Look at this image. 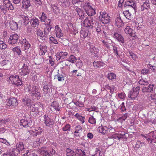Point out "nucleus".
<instances>
[{"label": "nucleus", "instance_id": "nucleus-1", "mask_svg": "<svg viewBox=\"0 0 156 156\" xmlns=\"http://www.w3.org/2000/svg\"><path fill=\"white\" fill-rule=\"evenodd\" d=\"M26 89L33 100L39 99L41 98V95L38 87L35 85H30L27 87Z\"/></svg>", "mask_w": 156, "mask_h": 156}, {"label": "nucleus", "instance_id": "nucleus-2", "mask_svg": "<svg viewBox=\"0 0 156 156\" xmlns=\"http://www.w3.org/2000/svg\"><path fill=\"white\" fill-rule=\"evenodd\" d=\"M81 7L85 10L89 16L94 15L96 13L95 10L90 5V3L88 2H84L81 3Z\"/></svg>", "mask_w": 156, "mask_h": 156}, {"label": "nucleus", "instance_id": "nucleus-3", "mask_svg": "<svg viewBox=\"0 0 156 156\" xmlns=\"http://www.w3.org/2000/svg\"><path fill=\"white\" fill-rule=\"evenodd\" d=\"M98 131L103 135H109L110 133L114 132V129L111 125H108V127L102 126V125L98 128Z\"/></svg>", "mask_w": 156, "mask_h": 156}, {"label": "nucleus", "instance_id": "nucleus-4", "mask_svg": "<svg viewBox=\"0 0 156 156\" xmlns=\"http://www.w3.org/2000/svg\"><path fill=\"white\" fill-rule=\"evenodd\" d=\"M9 83L16 86L21 85L23 84L22 80L18 75H12L9 77L8 80Z\"/></svg>", "mask_w": 156, "mask_h": 156}, {"label": "nucleus", "instance_id": "nucleus-5", "mask_svg": "<svg viewBox=\"0 0 156 156\" xmlns=\"http://www.w3.org/2000/svg\"><path fill=\"white\" fill-rule=\"evenodd\" d=\"M141 135L148 142H150L151 143L153 142L154 143H156V130L153 131L147 134Z\"/></svg>", "mask_w": 156, "mask_h": 156}, {"label": "nucleus", "instance_id": "nucleus-6", "mask_svg": "<svg viewBox=\"0 0 156 156\" xmlns=\"http://www.w3.org/2000/svg\"><path fill=\"white\" fill-rule=\"evenodd\" d=\"M30 70L27 64L23 63L22 64L21 67H19V72L20 75L24 76L29 74Z\"/></svg>", "mask_w": 156, "mask_h": 156}, {"label": "nucleus", "instance_id": "nucleus-7", "mask_svg": "<svg viewBox=\"0 0 156 156\" xmlns=\"http://www.w3.org/2000/svg\"><path fill=\"white\" fill-rule=\"evenodd\" d=\"M100 20L104 24L109 23L110 22V17L105 11H101L99 16Z\"/></svg>", "mask_w": 156, "mask_h": 156}, {"label": "nucleus", "instance_id": "nucleus-8", "mask_svg": "<svg viewBox=\"0 0 156 156\" xmlns=\"http://www.w3.org/2000/svg\"><path fill=\"white\" fill-rule=\"evenodd\" d=\"M140 89V87L139 86L133 88L132 91H130L129 92L128 98L133 99L135 98L138 95Z\"/></svg>", "mask_w": 156, "mask_h": 156}, {"label": "nucleus", "instance_id": "nucleus-9", "mask_svg": "<svg viewBox=\"0 0 156 156\" xmlns=\"http://www.w3.org/2000/svg\"><path fill=\"white\" fill-rule=\"evenodd\" d=\"M139 2L140 5L141 11L148 10L150 8V3L148 0H139Z\"/></svg>", "mask_w": 156, "mask_h": 156}, {"label": "nucleus", "instance_id": "nucleus-10", "mask_svg": "<svg viewBox=\"0 0 156 156\" xmlns=\"http://www.w3.org/2000/svg\"><path fill=\"white\" fill-rule=\"evenodd\" d=\"M94 24L93 20L90 17L86 18L82 23V25L84 27L91 28L93 27Z\"/></svg>", "mask_w": 156, "mask_h": 156}, {"label": "nucleus", "instance_id": "nucleus-11", "mask_svg": "<svg viewBox=\"0 0 156 156\" xmlns=\"http://www.w3.org/2000/svg\"><path fill=\"white\" fill-rule=\"evenodd\" d=\"M22 42L23 47L24 51L25 52L26 56H28L29 55L28 52L31 46V45L29 41L25 38L22 40Z\"/></svg>", "mask_w": 156, "mask_h": 156}, {"label": "nucleus", "instance_id": "nucleus-12", "mask_svg": "<svg viewBox=\"0 0 156 156\" xmlns=\"http://www.w3.org/2000/svg\"><path fill=\"white\" fill-rule=\"evenodd\" d=\"M48 21H46L45 24V27L44 30V34L45 36H47L52 28V25L50 24L51 20L48 19Z\"/></svg>", "mask_w": 156, "mask_h": 156}, {"label": "nucleus", "instance_id": "nucleus-13", "mask_svg": "<svg viewBox=\"0 0 156 156\" xmlns=\"http://www.w3.org/2000/svg\"><path fill=\"white\" fill-rule=\"evenodd\" d=\"M19 36L16 34H12L10 37L8 41V43L12 44H16L18 41Z\"/></svg>", "mask_w": 156, "mask_h": 156}, {"label": "nucleus", "instance_id": "nucleus-14", "mask_svg": "<svg viewBox=\"0 0 156 156\" xmlns=\"http://www.w3.org/2000/svg\"><path fill=\"white\" fill-rule=\"evenodd\" d=\"M54 30V32L56 37L60 39L63 36L62 30L58 25L56 26Z\"/></svg>", "mask_w": 156, "mask_h": 156}, {"label": "nucleus", "instance_id": "nucleus-15", "mask_svg": "<svg viewBox=\"0 0 156 156\" xmlns=\"http://www.w3.org/2000/svg\"><path fill=\"white\" fill-rule=\"evenodd\" d=\"M44 121L46 125L48 127L52 126L54 123L53 120L49 118L47 115L44 116Z\"/></svg>", "mask_w": 156, "mask_h": 156}, {"label": "nucleus", "instance_id": "nucleus-16", "mask_svg": "<svg viewBox=\"0 0 156 156\" xmlns=\"http://www.w3.org/2000/svg\"><path fill=\"white\" fill-rule=\"evenodd\" d=\"M3 5L9 10H11L14 9V7L10 0H3Z\"/></svg>", "mask_w": 156, "mask_h": 156}, {"label": "nucleus", "instance_id": "nucleus-17", "mask_svg": "<svg viewBox=\"0 0 156 156\" xmlns=\"http://www.w3.org/2000/svg\"><path fill=\"white\" fill-rule=\"evenodd\" d=\"M68 53L66 52H60L58 55H56V59L57 60L60 59L63 60L66 58Z\"/></svg>", "mask_w": 156, "mask_h": 156}, {"label": "nucleus", "instance_id": "nucleus-18", "mask_svg": "<svg viewBox=\"0 0 156 156\" xmlns=\"http://www.w3.org/2000/svg\"><path fill=\"white\" fill-rule=\"evenodd\" d=\"M6 105L8 106H16L17 105V100L14 98H10L8 100Z\"/></svg>", "mask_w": 156, "mask_h": 156}, {"label": "nucleus", "instance_id": "nucleus-19", "mask_svg": "<svg viewBox=\"0 0 156 156\" xmlns=\"http://www.w3.org/2000/svg\"><path fill=\"white\" fill-rule=\"evenodd\" d=\"M76 11L77 12L79 19L82 20L85 17V13L84 11L78 7H76L75 9Z\"/></svg>", "mask_w": 156, "mask_h": 156}, {"label": "nucleus", "instance_id": "nucleus-20", "mask_svg": "<svg viewBox=\"0 0 156 156\" xmlns=\"http://www.w3.org/2000/svg\"><path fill=\"white\" fill-rule=\"evenodd\" d=\"M83 130L82 127L80 125L76 126L75 128L74 135L76 136H79Z\"/></svg>", "mask_w": 156, "mask_h": 156}, {"label": "nucleus", "instance_id": "nucleus-21", "mask_svg": "<svg viewBox=\"0 0 156 156\" xmlns=\"http://www.w3.org/2000/svg\"><path fill=\"white\" fill-rule=\"evenodd\" d=\"M30 122H31L30 120L28 122L27 119H23L20 120V124L24 127H27L28 126L31 125Z\"/></svg>", "mask_w": 156, "mask_h": 156}, {"label": "nucleus", "instance_id": "nucleus-22", "mask_svg": "<svg viewBox=\"0 0 156 156\" xmlns=\"http://www.w3.org/2000/svg\"><path fill=\"white\" fill-rule=\"evenodd\" d=\"M113 37L120 43L122 44L124 43V39L121 34H119L117 33H115L114 34Z\"/></svg>", "mask_w": 156, "mask_h": 156}, {"label": "nucleus", "instance_id": "nucleus-23", "mask_svg": "<svg viewBox=\"0 0 156 156\" xmlns=\"http://www.w3.org/2000/svg\"><path fill=\"white\" fill-rule=\"evenodd\" d=\"M154 86V84H150L148 87H144L142 88V92L144 93L151 92L153 90Z\"/></svg>", "mask_w": 156, "mask_h": 156}, {"label": "nucleus", "instance_id": "nucleus-24", "mask_svg": "<svg viewBox=\"0 0 156 156\" xmlns=\"http://www.w3.org/2000/svg\"><path fill=\"white\" fill-rule=\"evenodd\" d=\"M47 47L45 45H40L39 48L40 55H44L47 52Z\"/></svg>", "mask_w": 156, "mask_h": 156}, {"label": "nucleus", "instance_id": "nucleus-25", "mask_svg": "<svg viewBox=\"0 0 156 156\" xmlns=\"http://www.w3.org/2000/svg\"><path fill=\"white\" fill-rule=\"evenodd\" d=\"M30 23L32 27H36L39 24V20L37 18L35 17L30 20Z\"/></svg>", "mask_w": 156, "mask_h": 156}, {"label": "nucleus", "instance_id": "nucleus-26", "mask_svg": "<svg viewBox=\"0 0 156 156\" xmlns=\"http://www.w3.org/2000/svg\"><path fill=\"white\" fill-rule=\"evenodd\" d=\"M12 50L14 53H16L19 56L22 55V51L20 47L16 46L12 48Z\"/></svg>", "mask_w": 156, "mask_h": 156}, {"label": "nucleus", "instance_id": "nucleus-27", "mask_svg": "<svg viewBox=\"0 0 156 156\" xmlns=\"http://www.w3.org/2000/svg\"><path fill=\"white\" fill-rule=\"evenodd\" d=\"M39 151L42 156H52L50 154L47 152L46 148L45 147L41 148Z\"/></svg>", "mask_w": 156, "mask_h": 156}, {"label": "nucleus", "instance_id": "nucleus-28", "mask_svg": "<svg viewBox=\"0 0 156 156\" xmlns=\"http://www.w3.org/2000/svg\"><path fill=\"white\" fill-rule=\"evenodd\" d=\"M10 28L12 30H15L17 29L18 24L14 20L11 21L9 23Z\"/></svg>", "mask_w": 156, "mask_h": 156}, {"label": "nucleus", "instance_id": "nucleus-29", "mask_svg": "<svg viewBox=\"0 0 156 156\" xmlns=\"http://www.w3.org/2000/svg\"><path fill=\"white\" fill-rule=\"evenodd\" d=\"M20 18L24 21L23 23L25 25H27L30 22V20L28 16L25 14H22L20 16Z\"/></svg>", "mask_w": 156, "mask_h": 156}, {"label": "nucleus", "instance_id": "nucleus-30", "mask_svg": "<svg viewBox=\"0 0 156 156\" xmlns=\"http://www.w3.org/2000/svg\"><path fill=\"white\" fill-rule=\"evenodd\" d=\"M42 131L43 130L42 129L37 128L35 129L34 130L32 131L31 133L33 136H36L41 134Z\"/></svg>", "mask_w": 156, "mask_h": 156}, {"label": "nucleus", "instance_id": "nucleus-31", "mask_svg": "<svg viewBox=\"0 0 156 156\" xmlns=\"http://www.w3.org/2000/svg\"><path fill=\"white\" fill-rule=\"evenodd\" d=\"M90 52L91 53H94L96 55L98 52V49L97 48H95L92 44H90Z\"/></svg>", "mask_w": 156, "mask_h": 156}, {"label": "nucleus", "instance_id": "nucleus-32", "mask_svg": "<svg viewBox=\"0 0 156 156\" xmlns=\"http://www.w3.org/2000/svg\"><path fill=\"white\" fill-rule=\"evenodd\" d=\"M126 4L127 6L132 7L135 10L136 9V4L133 1L131 0L128 1L126 2Z\"/></svg>", "mask_w": 156, "mask_h": 156}, {"label": "nucleus", "instance_id": "nucleus-33", "mask_svg": "<svg viewBox=\"0 0 156 156\" xmlns=\"http://www.w3.org/2000/svg\"><path fill=\"white\" fill-rule=\"evenodd\" d=\"M77 119L81 122L82 124L85 122V117L77 113L74 116Z\"/></svg>", "mask_w": 156, "mask_h": 156}, {"label": "nucleus", "instance_id": "nucleus-34", "mask_svg": "<svg viewBox=\"0 0 156 156\" xmlns=\"http://www.w3.org/2000/svg\"><path fill=\"white\" fill-rule=\"evenodd\" d=\"M104 63L101 62H93V65L95 68H101L103 67Z\"/></svg>", "mask_w": 156, "mask_h": 156}, {"label": "nucleus", "instance_id": "nucleus-35", "mask_svg": "<svg viewBox=\"0 0 156 156\" xmlns=\"http://www.w3.org/2000/svg\"><path fill=\"white\" fill-rule=\"evenodd\" d=\"M75 155L76 156H87L85 152L80 149L76 150Z\"/></svg>", "mask_w": 156, "mask_h": 156}, {"label": "nucleus", "instance_id": "nucleus-36", "mask_svg": "<svg viewBox=\"0 0 156 156\" xmlns=\"http://www.w3.org/2000/svg\"><path fill=\"white\" fill-rule=\"evenodd\" d=\"M102 151V149L101 147H98L96 148L95 151V154L93 155L92 156H101V152Z\"/></svg>", "mask_w": 156, "mask_h": 156}, {"label": "nucleus", "instance_id": "nucleus-37", "mask_svg": "<svg viewBox=\"0 0 156 156\" xmlns=\"http://www.w3.org/2000/svg\"><path fill=\"white\" fill-rule=\"evenodd\" d=\"M115 24L118 27H120L124 25L123 23L121 18L119 17L116 18Z\"/></svg>", "mask_w": 156, "mask_h": 156}, {"label": "nucleus", "instance_id": "nucleus-38", "mask_svg": "<svg viewBox=\"0 0 156 156\" xmlns=\"http://www.w3.org/2000/svg\"><path fill=\"white\" fill-rule=\"evenodd\" d=\"M89 31L87 30H82L80 31V36L81 38H84L87 37L88 35Z\"/></svg>", "mask_w": 156, "mask_h": 156}, {"label": "nucleus", "instance_id": "nucleus-39", "mask_svg": "<svg viewBox=\"0 0 156 156\" xmlns=\"http://www.w3.org/2000/svg\"><path fill=\"white\" fill-rule=\"evenodd\" d=\"M30 5L29 0H23V7L25 9L28 8Z\"/></svg>", "mask_w": 156, "mask_h": 156}, {"label": "nucleus", "instance_id": "nucleus-40", "mask_svg": "<svg viewBox=\"0 0 156 156\" xmlns=\"http://www.w3.org/2000/svg\"><path fill=\"white\" fill-rule=\"evenodd\" d=\"M16 148L19 151L23 150L24 148L23 143L22 142H21L17 143L16 144Z\"/></svg>", "mask_w": 156, "mask_h": 156}, {"label": "nucleus", "instance_id": "nucleus-41", "mask_svg": "<svg viewBox=\"0 0 156 156\" xmlns=\"http://www.w3.org/2000/svg\"><path fill=\"white\" fill-rule=\"evenodd\" d=\"M65 74L63 72H61V73H58L56 76L57 77V79L58 81H62L64 80V76Z\"/></svg>", "mask_w": 156, "mask_h": 156}, {"label": "nucleus", "instance_id": "nucleus-42", "mask_svg": "<svg viewBox=\"0 0 156 156\" xmlns=\"http://www.w3.org/2000/svg\"><path fill=\"white\" fill-rule=\"evenodd\" d=\"M31 101V100L30 99L27 98H25L22 100L23 104L27 106H29L30 105Z\"/></svg>", "mask_w": 156, "mask_h": 156}, {"label": "nucleus", "instance_id": "nucleus-43", "mask_svg": "<svg viewBox=\"0 0 156 156\" xmlns=\"http://www.w3.org/2000/svg\"><path fill=\"white\" fill-rule=\"evenodd\" d=\"M125 32L126 34H128L131 36H134L133 34V30L129 26H127L125 29Z\"/></svg>", "mask_w": 156, "mask_h": 156}, {"label": "nucleus", "instance_id": "nucleus-44", "mask_svg": "<svg viewBox=\"0 0 156 156\" xmlns=\"http://www.w3.org/2000/svg\"><path fill=\"white\" fill-rule=\"evenodd\" d=\"M47 17L46 15L44 12H42L41 16L39 17V19L41 22H46L48 21V19H47Z\"/></svg>", "mask_w": 156, "mask_h": 156}, {"label": "nucleus", "instance_id": "nucleus-45", "mask_svg": "<svg viewBox=\"0 0 156 156\" xmlns=\"http://www.w3.org/2000/svg\"><path fill=\"white\" fill-rule=\"evenodd\" d=\"M60 2L62 3V6L67 7L70 5V3L68 0H60Z\"/></svg>", "mask_w": 156, "mask_h": 156}, {"label": "nucleus", "instance_id": "nucleus-46", "mask_svg": "<svg viewBox=\"0 0 156 156\" xmlns=\"http://www.w3.org/2000/svg\"><path fill=\"white\" fill-rule=\"evenodd\" d=\"M116 76L115 74L113 73H110L108 75V78L109 80H113L116 78Z\"/></svg>", "mask_w": 156, "mask_h": 156}, {"label": "nucleus", "instance_id": "nucleus-47", "mask_svg": "<svg viewBox=\"0 0 156 156\" xmlns=\"http://www.w3.org/2000/svg\"><path fill=\"white\" fill-rule=\"evenodd\" d=\"M123 14L126 18L130 20L132 18L131 14L129 10L124 11Z\"/></svg>", "mask_w": 156, "mask_h": 156}, {"label": "nucleus", "instance_id": "nucleus-48", "mask_svg": "<svg viewBox=\"0 0 156 156\" xmlns=\"http://www.w3.org/2000/svg\"><path fill=\"white\" fill-rule=\"evenodd\" d=\"M45 140V139L44 137L42 136L40 137L37 139L36 143L37 144H40L44 142Z\"/></svg>", "mask_w": 156, "mask_h": 156}, {"label": "nucleus", "instance_id": "nucleus-49", "mask_svg": "<svg viewBox=\"0 0 156 156\" xmlns=\"http://www.w3.org/2000/svg\"><path fill=\"white\" fill-rule=\"evenodd\" d=\"M66 152L67 155L68 156H73L75 154L74 151L69 148L66 149Z\"/></svg>", "mask_w": 156, "mask_h": 156}, {"label": "nucleus", "instance_id": "nucleus-50", "mask_svg": "<svg viewBox=\"0 0 156 156\" xmlns=\"http://www.w3.org/2000/svg\"><path fill=\"white\" fill-rule=\"evenodd\" d=\"M77 59L74 55H71L66 60L67 61L73 63L75 62Z\"/></svg>", "mask_w": 156, "mask_h": 156}, {"label": "nucleus", "instance_id": "nucleus-51", "mask_svg": "<svg viewBox=\"0 0 156 156\" xmlns=\"http://www.w3.org/2000/svg\"><path fill=\"white\" fill-rule=\"evenodd\" d=\"M139 83L141 85H146L149 83L148 81L145 79H142L138 81Z\"/></svg>", "mask_w": 156, "mask_h": 156}, {"label": "nucleus", "instance_id": "nucleus-52", "mask_svg": "<svg viewBox=\"0 0 156 156\" xmlns=\"http://www.w3.org/2000/svg\"><path fill=\"white\" fill-rule=\"evenodd\" d=\"M75 62L76 63V66L78 68H80L83 65L82 63L80 60V59L79 58H78L76 59Z\"/></svg>", "mask_w": 156, "mask_h": 156}, {"label": "nucleus", "instance_id": "nucleus-53", "mask_svg": "<svg viewBox=\"0 0 156 156\" xmlns=\"http://www.w3.org/2000/svg\"><path fill=\"white\" fill-rule=\"evenodd\" d=\"M51 106L54 108L55 110L59 111L60 109V107L56 102H54L52 104Z\"/></svg>", "mask_w": 156, "mask_h": 156}, {"label": "nucleus", "instance_id": "nucleus-54", "mask_svg": "<svg viewBox=\"0 0 156 156\" xmlns=\"http://www.w3.org/2000/svg\"><path fill=\"white\" fill-rule=\"evenodd\" d=\"M73 103L74 104H75L76 106H78L80 107H83L84 106V104L81 102H80L79 101H77L76 102H73V101H72L71 103H70V104H71L72 103Z\"/></svg>", "mask_w": 156, "mask_h": 156}, {"label": "nucleus", "instance_id": "nucleus-55", "mask_svg": "<svg viewBox=\"0 0 156 156\" xmlns=\"http://www.w3.org/2000/svg\"><path fill=\"white\" fill-rule=\"evenodd\" d=\"M62 129L64 131H69L71 129V126L69 124H66L63 127Z\"/></svg>", "mask_w": 156, "mask_h": 156}, {"label": "nucleus", "instance_id": "nucleus-56", "mask_svg": "<svg viewBox=\"0 0 156 156\" xmlns=\"http://www.w3.org/2000/svg\"><path fill=\"white\" fill-rule=\"evenodd\" d=\"M50 89L47 85H44L43 87V91L44 92V94L46 95L48 92L50 91Z\"/></svg>", "mask_w": 156, "mask_h": 156}, {"label": "nucleus", "instance_id": "nucleus-57", "mask_svg": "<svg viewBox=\"0 0 156 156\" xmlns=\"http://www.w3.org/2000/svg\"><path fill=\"white\" fill-rule=\"evenodd\" d=\"M88 122L92 124H94L96 122V119L93 116H90L89 118Z\"/></svg>", "mask_w": 156, "mask_h": 156}, {"label": "nucleus", "instance_id": "nucleus-58", "mask_svg": "<svg viewBox=\"0 0 156 156\" xmlns=\"http://www.w3.org/2000/svg\"><path fill=\"white\" fill-rule=\"evenodd\" d=\"M7 47V45L3 41H0V49H5Z\"/></svg>", "mask_w": 156, "mask_h": 156}, {"label": "nucleus", "instance_id": "nucleus-59", "mask_svg": "<svg viewBox=\"0 0 156 156\" xmlns=\"http://www.w3.org/2000/svg\"><path fill=\"white\" fill-rule=\"evenodd\" d=\"M31 110L33 112H38V108L34 104L31 105L30 106Z\"/></svg>", "mask_w": 156, "mask_h": 156}, {"label": "nucleus", "instance_id": "nucleus-60", "mask_svg": "<svg viewBox=\"0 0 156 156\" xmlns=\"http://www.w3.org/2000/svg\"><path fill=\"white\" fill-rule=\"evenodd\" d=\"M0 142L4 144L7 146H9L10 145L9 143L4 138H0Z\"/></svg>", "mask_w": 156, "mask_h": 156}, {"label": "nucleus", "instance_id": "nucleus-61", "mask_svg": "<svg viewBox=\"0 0 156 156\" xmlns=\"http://www.w3.org/2000/svg\"><path fill=\"white\" fill-rule=\"evenodd\" d=\"M129 55L131 56L132 58L134 60H136L137 58L136 55L134 54L132 51H129Z\"/></svg>", "mask_w": 156, "mask_h": 156}, {"label": "nucleus", "instance_id": "nucleus-62", "mask_svg": "<svg viewBox=\"0 0 156 156\" xmlns=\"http://www.w3.org/2000/svg\"><path fill=\"white\" fill-rule=\"evenodd\" d=\"M128 116V114L127 113L124 114L123 116L119 117L117 119V121H119L120 120H123L125 121V119L127 118Z\"/></svg>", "mask_w": 156, "mask_h": 156}, {"label": "nucleus", "instance_id": "nucleus-63", "mask_svg": "<svg viewBox=\"0 0 156 156\" xmlns=\"http://www.w3.org/2000/svg\"><path fill=\"white\" fill-rule=\"evenodd\" d=\"M49 40L51 43H54L55 44H58V42L55 39V38L53 37H50Z\"/></svg>", "mask_w": 156, "mask_h": 156}, {"label": "nucleus", "instance_id": "nucleus-64", "mask_svg": "<svg viewBox=\"0 0 156 156\" xmlns=\"http://www.w3.org/2000/svg\"><path fill=\"white\" fill-rule=\"evenodd\" d=\"M126 96L125 94L123 92L119 94L118 97L121 99L123 100Z\"/></svg>", "mask_w": 156, "mask_h": 156}]
</instances>
